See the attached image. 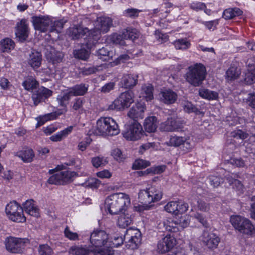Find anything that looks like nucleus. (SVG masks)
Listing matches in <instances>:
<instances>
[{
    "label": "nucleus",
    "mask_w": 255,
    "mask_h": 255,
    "mask_svg": "<svg viewBox=\"0 0 255 255\" xmlns=\"http://www.w3.org/2000/svg\"><path fill=\"white\" fill-rule=\"evenodd\" d=\"M28 34V29L27 21L25 19H22L17 23L15 35L19 41L23 42L27 38Z\"/></svg>",
    "instance_id": "obj_23"
},
{
    "label": "nucleus",
    "mask_w": 255,
    "mask_h": 255,
    "mask_svg": "<svg viewBox=\"0 0 255 255\" xmlns=\"http://www.w3.org/2000/svg\"><path fill=\"white\" fill-rule=\"evenodd\" d=\"M185 139L182 136H173L170 137L167 144L175 147L179 146L185 141Z\"/></svg>",
    "instance_id": "obj_50"
},
{
    "label": "nucleus",
    "mask_w": 255,
    "mask_h": 255,
    "mask_svg": "<svg viewBox=\"0 0 255 255\" xmlns=\"http://www.w3.org/2000/svg\"><path fill=\"white\" fill-rule=\"evenodd\" d=\"M200 240L210 249H216L220 242V239L217 235L207 231L203 232Z\"/></svg>",
    "instance_id": "obj_16"
},
{
    "label": "nucleus",
    "mask_w": 255,
    "mask_h": 255,
    "mask_svg": "<svg viewBox=\"0 0 255 255\" xmlns=\"http://www.w3.org/2000/svg\"><path fill=\"white\" fill-rule=\"evenodd\" d=\"M249 68L246 74L244 80L248 84L255 82V64H252L248 62Z\"/></svg>",
    "instance_id": "obj_37"
},
{
    "label": "nucleus",
    "mask_w": 255,
    "mask_h": 255,
    "mask_svg": "<svg viewBox=\"0 0 255 255\" xmlns=\"http://www.w3.org/2000/svg\"><path fill=\"white\" fill-rule=\"evenodd\" d=\"M242 13L243 11L239 8H229L224 10L223 17L226 19H230L236 16H240Z\"/></svg>",
    "instance_id": "obj_39"
},
{
    "label": "nucleus",
    "mask_w": 255,
    "mask_h": 255,
    "mask_svg": "<svg viewBox=\"0 0 255 255\" xmlns=\"http://www.w3.org/2000/svg\"><path fill=\"white\" fill-rule=\"evenodd\" d=\"M17 156L20 158L23 162L29 163L32 161L35 155L32 149L27 148L17 152Z\"/></svg>",
    "instance_id": "obj_32"
},
{
    "label": "nucleus",
    "mask_w": 255,
    "mask_h": 255,
    "mask_svg": "<svg viewBox=\"0 0 255 255\" xmlns=\"http://www.w3.org/2000/svg\"><path fill=\"white\" fill-rule=\"evenodd\" d=\"M209 180L210 184L213 187H218L223 182V179L218 176L211 175Z\"/></svg>",
    "instance_id": "obj_55"
},
{
    "label": "nucleus",
    "mask_w": 255,
    "mask_h": 255,
    "mask_svg": "<svg viewBox=\"0 0 255 255\" xmlns=\"http://www.w3.org/2000/svg\"><path fill=\"white\" fill-rule=\"evenodd\" d=\"M44 50L46 58L49 62L54 64L62 61L63 54L61 52L55 50L52 46L48 45L46 46Z\"/></svg>",
    "instance_id": "obj_21"
},
{
    "label": "nucleus",
    "mask_w": 255,
    "mask_h": 255,
    "mask_svg": "<svg viewBox=\"0 0 255 255\" xmlns=\"http://www.w3.org/2000/svg\"><path fill=\"white\" fill-rule=\"evenodd\" d=\"M106 207L111 214H117L130 204L128 195L123 193H118L109 196L105 201Z\"/></svg>",
    "instance_id": "obj_3"
},
{
    "label": "nucleus",
    "mask_w": 255,
    "mask_h": 255,
    "mask_svg": "<svg viewBox=\"0 0 255 255\" xmlns=\"http://www.w3.org/2000/svg\"><path fill=\"white\" fill-rule=\"evenodd\" d=\"M5 213L9 219L13 222L23 223L26 221L22 208L15 201L11 202L7 204Z\"/></svg>",
    "instance_id": "obj_9"
},
{
    "label": "nucleus",
    "mask_w": 255,
    "mask_h": 255,
    "mask_svg": "<svg viewBox=\"0 0 255 255\" xmlns=\"http://www.w3.org/2000/svg\"><path fill=\"white\" fill-rule=\"evenodd\" d=\"M190 7L191 9L195 10H203L206 7L205 3L201 2H193Z\"/></svg>",
    "instance_id": "obj_64"
},
{
    "label": "nucleus",
    "mask_w": 255,
    "mask_h": 255,
    "mask_svg": "<svg viewBox=\"0 0 255 255\" xmlns=\"http://www.w3.org/2000/svg\"><path fill=\"white\" fill-rule=\"evenodd\" d=\"M73 129V127L70 126L67 128H65L63 130L58 132L55 134H54L50 137L51 140L53 141H61L63 138L66 137L70 134Z\"/></svg>",
    "instance_id": "obj_40"
},
{
    "label": "nucleus",
    "mask_w": 255,
    "mask_h": 255,
    "mask_svg": "<svg viewBox=\"0 0 255 255\" xmlns=\"http://www.w3.org/2000/svg\"><path fill=\"white\" fill-rule=\"evenodd\" d=\"M188 208V204L182 201L169 202L164 207L167 212L175 215L185 212Z\"/></svg>",
    "instance_id": "obj_18"
},
{
    "label": "nucleus",
    "mask_w": 255,
    "mask_h": 255,
    "mask_svg": "<svg viewBox=\"0 0 255 255\" xmlns=\"http://www.w3.org/2000/svg\"><path fill=\"white\" fill-rule=\"evenodd\" d=\"M182 105L184 110L187 113L196 112L197 110V109L190 102L184 101Z\"/></svg>",
    "instance_id": "obj_59"
},
{
    "label": "nucleus",
    "mask_w": 255,
    "mask_h": 255,
    "mask_svg": "<svg viewBox=\"0 0 255 255\" xmlns=\"http://www.w3.org/2000/svg\"><path fill=\"white\" fill-rule=\"evenodd\" d=\"M241 74V71L237 67L231 66L226 72V78L229 80L237 79Z\"/></svg>",
    "instance_id": "obj_45"
},
{
    "label": "nucleus",
    "mask_w": 255,
    "mask_h": 255,
    "mask_svg": "<svg viewBox=\"0 0 255 255\" xmlns=\"http://www.w3.org/2000/svg\"><path fill=\"white\" fill-rule=\"evenodd\" d=\"M31 21L35 30L45 32L48 30L51 19L47 15L33 16Z\"/></svg>",
    "instance_id": "obj_15"
},
{
    "label": "nucleus",
    "mask_w": 255,
    "mask_h": 255,
    "mask_svg": "<svg viewBox=\"0 0 255 255\" xmlns=\"http://www.w3.org/2000/svg\"><path fill=\"white\" fill-rule=\"evenodd\" d=\"M115 84L114 82H110L105 84L101 88V91L104 93H108L113 90Z\"/></svg>",
    "instance_id": "obj_63"
},
{
    "label": "nucleus",
    "mask_w": 255,
    "mask_h": 255,
    "mask_svg": "<svg viewBox=\"0 0 255 255\" xmlns=\"http://www.w3.org/2000/svg\"><path fill=\"white\" fill-rule=\"evenodd\" d=\"M85 103V100L83 98H77L71 103L70 108L72 112L78 111L81 113L83 110V105Z\"/></svg>",
    "instance_id": "obj_38"
},
{
    "label": "nucleus",
    "mask_w": 255,
    "mask_h": 255,
    "mask_svg": "<svg viewBox=\"0 0 255 255\" xmlns=\"http://www.w3.org/2000/svg\"><path fill=\"white\" fill-rule=\"evenodd\" d=\"M162 196V192L160 189L154 187L144 190H141L138 193L139 202L144 205L150 204L160 200Z\"/></svg>",
    "instance_id": "obj_8"
},
{
    "label": "nucleus",
    "mask_w": 255,
    "mask_h": 255,
    "mask_svg": "<svg viewBox=\"0 0 255 255\" xmlns=\"http://www.w3.org/2000/svg\"><path fill=\"white\" fill-rule=\"evenodd\" d=\"M14 42L11 39L6 38L0 41V51L8 52L14 47Z\"/></svg>",
    "instance_id": "obj_36"
},
{
    "label": "nucleus",
    "mask_w": 255,
    "mask_h": 255,
    "mask_svg": "<svg viewBox=\"0 0 255 255\" xmlns=\"http://www.w3.org/2000/svg\"><path fill=\"white\" fill-rule=\"evenodd\" d=\"M65 236L71 240H75L78 239V236L77 233L71 232L68 227H66L64 231Z\"/></svg>",
    "instance_id": "obj_62"
},
{
    "label": "nucleus",
    "mask_w": 255,
    "mask_h": 255,
    "mask_svg": "<svg viewBox=\"0 0 255 255\" xmlns=\"http://www.w3.org/2000/svg\"><path fill=\"white\" fill-rule=\"evenodd\" d=\"M176 244V240L173 235H167L157 245L158 250L161 253H164L171 250Z\"/></svg>",
    "instance_id": "obj_20"
},
{
    "label": "nucleus",
    "mask_w": 255,
    "mask_h": 255,
    "mask_svg": "<svg viewBox=\"0 0 255 255\" xmlns=\"http://www.w3.org/2000/svg\"><path fill=\"white\" fill-rule=\"evenodd\" d=\"M74 55L75 58L83 60H86L89 57V51L85 49H81L74 51Z\"/></svg>",
    "instance_id": "obj_52"
},
{
    "label": "nucleus",
    "mask_w": 255,
    "mask_h": 255,
    "mask_svg": "<svg viewBox=\"0 0 255 255\" xmlns=\"http://www.w3.org/2000/svg\"><path fill=\"white\" fill-rule=\"evenodd\" d=\"M89 85L81 83L71 87L68 91L72 96H81L85 95L88 91Z\"/></svg>",
    "instance_id": "obj_27"
},
{
    "label": "nucleus",
    "mask_w": 255,
    "mask_h": 255,
    "mask_svg": "<svg viewBox=\"0 0 255 255\" xmlns=\"http://www.w3.org/2000/svg\"><path fill=\"white\" fill-rule=\"evenodd\" d=\"M134 102V94L131 91L121 93L120 96L110 104L107 109L108 111H122L128 108Z\"/></svg>",
    "instance_id": "obj_7"
},
{
    "label": "nucleus",
    "mask_w": 255,
    "mask_h": 255,
    "mask_svg": "<svg viewBox=\"0 0 255 255\" xmlns=\"http://www.w3.org/2000/svg\"><path fill=\"white\" fill-rule=\"evenodd\" d=\"M92 250L86 247L74 246L71 247L69 251L72 255H89Z\"/></svg>",
    "instance_id": "obj_34"
},
{
    "label": "nucleus",
    "mask_w": 255,
    "mask_h": 255,
    "mask_svg": "<svg viewBox=\"0 0 255 255\" xmlns=\"http://www.w3.org/2000/svg\"><path fill=\"white\" fill-rule=\"evenodd\" d=\"M64 22L62 20L53 21L51 19V22L50 23V26L48 30L50 32L56 31L60 32L61 30L63 27Z\"/></svg>",
    "instance_id": "obj_51"
},
{
    "label": "nucleus",
    "mask_w": 255,
    "mask_h": 255,
    "mask_svg": "<svg viewBox=\"0 0 255 255\" xmlns=\"http://www.w3.org/2000/svg\"><path fill=\"white\" fill-rule=\"evenodd\" d=\"M6 249L12 253H20L24 247L29 244L28 239L17 238L9 237L5 239L4 241Z\"/></svg>",
    "instance_id": "obj_10"
},
{
    "label": "nucleus",
    "mask_w": 255,
    "mask_h": 255,
    "mask_svg": "<svg viewBox=\"0 0 255 255\" xmlns=\"http://www.w3.org/2000/svg\"><path fill=\"white\" fill-rule=\"evenodd\" d=\"M230 185H232L233 187L237 190L242 192L243 189V186L241 182L237 179H232V180H229Z\"/></svg>",
    "instance_id": "obj_60"
},
{
    "label": "nucleus",
    "mask_w": 255,
    "mask_h": 255,
    "mask_svg": "<svg viewBox=\"0 0 255 255\" xmlns=\"http://www.w3.org/2000/svg\"><path fill=\"white\" fill-rule=\"evenodd\" d=\"M42 62V55L37 51L32 52L28 59V64L33 68H39Z\"/></svg>",
    "instance_id": "obj_28"
},
{
    "label": "nucleus",
    "mask_w": 255,
    "mask_h": 255,
    "mask_svg": "<svg viewBox=\"0 0 255 255\" xmlns=\"http://www.w3.org/2000/svg\"><path fill=\"white\" fill-rule=\"evenodd\" d=\"M144 128L148 132H154L157 127V118L155 116L149 117L145 119Z\"/></svg>",
    "instance_id": "obj_30"
},
{
    "label": "nucleus",
    "mask_w": 255,
    "mask_h": 255,
    "mask_svg": "<svg viewBox=\"0 0 255 255\" xmlns=\"http://www.w3.org/2000/svg\"><path fill=\"white\" fill-rule=\"evenodd\" d=\"M93 166L95 168L104 166L108 163L107 158L104 156H96L91 159Z\"/></svg>",
    "instance_id": "obj_46"
},
{
    "label": "nucleus",
    "mask_w": 255,
    "mask_h": 255,
    "mask_svg": "<svg viewBox=\"0 0 255 255\" xmlns=\"http://www.w3.org/2000/svg\"><path fill=\"white\" fill-rule=\"evenodd\" d=\"M108 39L113 43L124 45L125 43L124 40L126 39L124 31L122 33H115L111 34L109 36Z\"/></svg>",
    "instance_id": "obj_43"
},
{
    "label": "nucleus",
    "mask_w": 255,
    "mask_h": 255,
    "mask_svg": "<svg viewBox=\"0 0 255 255\" xmlns=\"http://www.w3.org/2000/svg\"><path fill=\"white\" fill-rule=\"evenodd\" d=\"M124 240L121 236L117 235H114L111 238L109 245L110 248L101 250L97 253L95 255H114L112 248H117L123 244Z\"/></svg>",
    "instance_id": "obj_19"
},
{
    "label": "nucleus",
    "mask_w": 255,
    "mask_h": 255,
    "mask_svg": "<svg viewBox=\"0 0 255 255\" xmlns=\"http://www.w3.org/2000/svg\"><path fill=\"white\" fill-rule=\"evenodd\" d=\"M230 222L240 233L251 236L255 233V227L248 219L240 215H233L230 218Z\"/></svg>",
    "instance_id": "obj_6"
},
{
    "label": "nucleus",
    "mask_w": 255,
    "mask_h": 255,
    "mask_svg": "<svg viewBox=\"0 0 255 255\" xmlns=\"http://www.w3.org/2000/svg\"><path fill=\"white\" fill-rule=\"evenodd\" d=\"M165 168L166 166L165 165L153 167L148 168L144 171H139L138 172V174L139 176L147 175L151 173L153 174H160L162 173L165 170Z\"/></svg>",
    "instance_id": "obj_44"
},
{
    "label": "nucleus",
    "mask_w": 255,
    "mask_h": 255,
    "mask_svg": "<svg viewBox=\"0 0 255 255\" xmlns=\"http://www.w3.org/2000/svg\"><path fill=\"white\" fill-rule=\"evenodd\" d=\"M199 94L202 98L208 100H217L219 97V94L217 92L205 88L200 89L199 90Z\"/></svg>",
    "instance_id": "obj_33"
},
{
    "label": "nucleus",
    "mask_w": 255,
    "mask_h": 255,
    "mask_svg": "<svg viewBox=\"0 0 255 255\" xmlns=\"http://www.w3.org/2000/svg\"><path fill=\"white\" fill-rule=\"evenodd\" d=\"M120 130L116 121L110 117H101L97 121L95 132L102 136L118 135Z\"/></svg>",
    "instance_id": "obj_5"
},
{
    "label": "nucleus",
    "mask_w": 255,
    "mask_h": 255,
    "mask_svg": "<svg viewBox=\"0 0 255 255\" xmlns=\"http://www.w3.org/2000/svg\"><path fill=\"white\" fill-rule=\"evenodd\" d=\"M22 85L25 90L33 93L31 98L35 106L50 97L52 94V91L47 88L42 86L38 88V82L32 76L26 77Z\"/></svg>",
    "instance_id": "obj_1"
},
{
    "label": "nucleus",
    "mask_w": 255,
    "mask_h": 255,
    "mask_svg": "<svg viewBox=\"0 0 255 255\" xmlns=\"http://www.w3.org/2000/svg\"><path fill=\"white\" fill-rule=\"evenodd\" d=\"M109 239L108 235L105 231L96 230L91 234L90 242L94 246L99 247L105 245Z\"/></svg>",
    "instance_id": "obj_17"
},
{
    "label": "nucleus",
    "mask_w": 255,
    "mask_h": 255,
    "mask_svg": "<svg viewBox=\"0 0 255 255\" xmlns=\"http://www.w3.org/2000/svg\"><path fill=\"white\" fill-rule=\"evenodd\" d=\"M185 123L184 121L174 117L168 118L167 120L162 123L160 127L161 130L172 132L182 130Z\"/></svg>",
    "instance_id": "obj_14"
},
{
    "label": "nucleus",
    "mask_w": 255,
    "mask_h": 255,
    "mask_svg": "<svg viewBox=\"0 0 255 255\" xmlns=\"http://www.w3.org/2000/svg\"><path fill=\"white\" fill-rule=\"evenodd\" d=\"M159 96L160 101L166 104L174 103L177 99V94L170 89H167L161 91Z\"/></svg>",
    "instance_id": "obj_24"
},
{
    "label": "nucleus",
    "mask_w": 255,
    "mask_h": 255,
    "mask_svg": "<svg viewBox=\"0 0 255 255\" xmlns=\"http://www.w3.org/2000/svg\"><path fill=\"white\" fill-rule=\"evenodd\" d=\"M145 109V107L142 104L138 103L130 109L128 116L133 120L134 122H136V120L143 118Z\"/></svg>",
    "instance_id": "obj_22"
},
{
    "label": "nucleus",
    "mask_w": 255,
    "mask_h": 255,
    "mask_svg": "<svg viewBox=\"0 0 255 255\" xmlns=\"http://www.w3.org/2000/svg\"><path fill=\"white\" fill-rule=\"evenodd\" d=\"M38 255H53L52 249L47 244L40 245L37 248Z\"/></svg>",
    "instance_id": "obj_48"
},
{
    "label": "nucleus",
    "mask_w": 255,
    "mask_h": 255,
    "mask_svg": "<svg viewBox=\"0 0 255 255\" xmlns=\"http://www.w3.org/2000/svg\"><path fill=\"white\" fill-rule=\"evenodd\" d=\"M141 10L136 8H128L125 10L124 13L127 17H128L131 18H135L138 16L139 13Z\"/></svg>",
    "instance_id": "obj_56"
},
{
    "label": "nucleus",
    "mask_w": 255,
    "mask_h": 255,
    "mask_svg": "<svg viewBox=\"0 0 255 255\" xmlns=\"http://www.w3.org/2000/svg\"><path fill=\"white\" fill-rule=\"evenodd\" d=\"M111 155L115 160L118 162H122L126 158L125 155H124L122 151L119 148H115L113 149L111 152Z\"/></svg>",
    "instance_id": "obj_54"
},
{
    "label": "nucleus",
    "mask_w": 255,
    "mask_h": 255,
    "mask_svg": "<svg viewBox=\"0 0 255 255\" xmlns=\"http://www.w3.org/2000/svg\"><path fill=\"white\" fill-rule=\"evenodd\" d=\"M124 34L126 39H131L132 41L137 38L139 36V32L136 29L128 28L124 30Z\"/></svg>",
    "instance_id": "obj_47"
},
{
    "label": "nucleus",
    "mask_w": 255,
    "mask_h": 255,
    "mask_svg": "<svg viewBox=\"0 0 255 255\" xmlns=\"http://www.w3.org/2000/svg\"><path fill=\"white\" fill-rule=\"evenodd\" d=\"M111 18L107 17H100L97 19L94 28L90 30V33L85 38V45L91 49L100 38L101 33H107L112 25Z\"/></svg>",
    "instance_id": "obj_2"
},
{
    "label": "nucleus",
    "mask_w": 255,
    "mask_h": 255,
    "mask_svg": "<svg viewBox=\"0 0 255 255\" xmlns=\"http://www.w3.org/2000/svg\"><path fill=\"white\" fill-rule=\"evenodd\" d=\"M174 45L176 49L186 50L190 46V43L185 39H180L174 42Z\"/></svg>",
    "instance_id": "obj_49"
},
{
    "label": "nucleus",
    "mask_w": 255,
    "mask_h": 255,
    "mask_svg": "<svg viewBox=\"0 0 255 255\" xmlns=\"http://www.w3.org/2000/svg\"><path fill=\"white\" fill-rule=\"evenodd\" d=\"M149 165L150 162L149 161L139 159L134 162L132 165V168L134 169H138L146 168Z\"/></svg>",
    "instance_id": "obj_53"
},
{
    "label": "nucleus",
    "mask_w": 255,
    "mask_h": 255,
    "mask_svg": "<svg viewBox=\"0 0 255 255\" xmlns=\"http://www.w3.org/2000/svg\"><path fill=\"white\" fill-rule=\"evenodd\" d=\"M101 66H97L96 67L93 66L88 68H85L84 69L83 72L86 75H90L96 73L97 71H99L101 68Z\"/></svg>",
    "instance_id": "obj_61"
},
{
    "label": "nucleus",
    "mask_w": 255,
    "mask_h": 255,
    "mask_svg": "<svg viewBox=\"0 0 255 255\" xmlns=\"http://www.w3.org/2000/svg\"><path fill=\"white\" fill-rule=\"evenodd\" d=\"M132 223V216L129 214L121 215L118 220V225L123 228H125Z\"/></svg>",
    "instance_id": "obj_35"
},
{
    "label": "nucleus",
    "mask_w": 255,
    "mask_h": 255,
    "mask_svg": "<svg viewBox=\"0 0 255 255\" xmlns=\"http://www.w3.org/2000/svg\"><path fill=\"white\" fill-rule=\"evenodd\" d=\"M34 201L32 200H27L23 204V210L30 216L38 217L39 215V209L34 204Z\"/></svg>",
    "instance_id": "obj_25"
},
{
    "label": "nucleus",
    "mask_w": 255,
    "mask_h": 255,
    "mask_svg": "<svg viewBox=\"0 0 255 255\" xmlns=\"http://www.w3.org/2000/svg\"><path fill=\"white\" fill-rule=\"evenodd\" d=\"M153 87L151 84H148L142 87L141 97L145 98L147 101H150L153 98Z\"/></svg>",
    "instance_id": "obj_42"
},
{
    "label": "nucleus",
    "mask_w": 255,
    "mask_h": 255,
    "mask_svg": "<svg viewBox=\"0 0 255 255\" xmlns=\"http://www.w3.org/2000/svg\"><path fill=\"white\" fill-rule=\"evenodd\" d=\"M163 226L166 231L177 233L179 231L178 221L169 218L164 221Z\"/></svg>",
    "instance_id": "obj_31"
},
{
    "label": "nucleus",
    "mask_w": 255,
    "mask_h": 255,
    "mask_svg": "<svg viewBox=\"0 0 255 255\" xmlns=\"http://www.w3.org/2000/svg\"><path fill=\"white\" fill-rule=\"evenodd\" d=\"M124 240L128 248L131 250L136 249L141 243V232L137 229L130 228L127 230Z\"/></svg>",
    "instance_id": "obj_11"
},
{
    "label": "nucleus",
    "mask_w": 255,
    "mask_h": 255,
    "mask_svg": "<svg viewBox=\"0 0 255 255\" xmlns=\"http://www.w3.org/2000/svg\"><path fill=\"white\" fill-rule=\"evenodd\" d=\"M141 126L137 122H134L132 124L127 126L123 132L124 137L128 140H136L141 138L142 135Z\"/></svg>",
    "instance_id": "obj_13"
},
{
    "label": "nucleus",
    "mask_w": 255,
    "mask_h": 255,
    "mask_svg": "<svg viewBox=\"0 0 255 255\" xmlns=\"http://www.w3.org/2000/svg\"><path fill=\"white\" fill-rule=\"evenodd\" d=\"M206 69L201 63H196L188 67L185 75L186 81L194 87L201 85L205 79Z\"/></svg>",
    "instance_id": "obj_4"
},
{
    "label": "nucleus",
    "mask_w": 255,
    "mask_h": 255,
    "mask_svg": "<svg viewBox=\"0 0 255 255\" xmlns=\"http://www.w3.org/2000/svg\"><path fill=\"white\" fill-rule=\"evenodd\" d=\"M193 217L197 221H198L205 228L209 227V224L208 221L202 214L197 212L194 214Z\"/></svg>",
    "instance_id": "obj_57"
},
{
    "label": "nucleus",
    "mask_w": 255,
    "mask_h": 255,
    "mask_svg": "<svg viewBox=\"0 0 255 255\" xmlns=\"http://www.w3.org/2000/svg\"><path fill=\"white\" fill-rule=\"evenodd\" d=\"M88 33V35L90 33V30L87 27L84 28L81 25L75 26L70 28V35L73 39H78Z\"/></svg>",
    "instance_id": "obj_26"
},
{
    "label": "nucleus",
    "mask_w": 255,
    "mask_h": 255,
    "mask_svg": "<svg viewBox=\"0 0 255 255\" xmlns=\"http://www.w3.org/2000/svg\"><path fill=\"white\" fill-rule=\"evenodd\" d=\"M97 55L99 58L103 59L104 60H107V57H111L110 51L106 47H102L99 49L96 52Z\"/></svg>",
    "instance_id": "obj_58"
},
{
    "label": "nucleus",
    "mask_w": 255,
    "mask_h": 255,
    "mask_svg": "<svg viewBox=\"0 0 255 255\" xmlns=\"http://www.w3.org/2000/svg\"><path fill=\"white\" fill-rule=\"evenodd\" d=\"M137 76L127 74L123 76L121 81L122 87L125 88H130L136 85L137 82Z\"/></svg>",
    "instance_id": "obj_29"
},
{
    "label": "nucleus",
    "mask_w": 255,
    "mask_h": 255,
    "mask_svg": "<svg viewBox=\"0 0 255 255\" xmlns=\"http://www.w3.org/2000/svg\"><path fill=\"white\" fill-rule=\"evenodd\" d=\"M71 97L72 95L68 91L63 94L58 95L56 99L59 106L64 108V109H66L67 105L71 99Z\"/></svg>",
    "instance_id": "obj_41"
},
{
    "label": "nucleus",
    "mask_w": 255,
    "mask_h": 255,
    "mask_svg": "<svg viewBox=\"0 0 255 255\" xmlns=\"http://www.w3.org/2000/svg\"><path fill=\"white\" fill-rule=\"evenodd\" d=\"M76 173L68 170L59 171L49 177L47 182L51 184H64L72 180Z\"/></svg>",
    "instance_id": "obj_12"
}]
</instances>
